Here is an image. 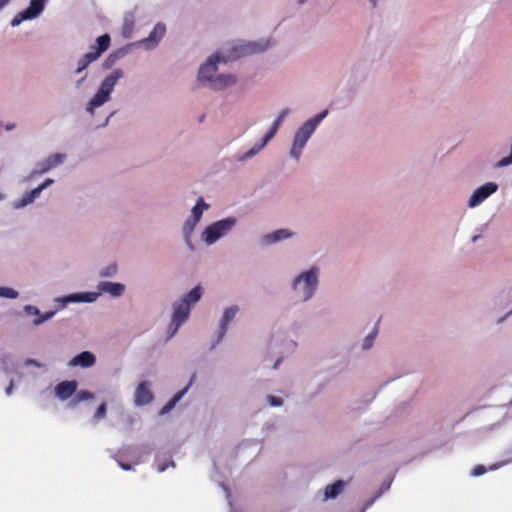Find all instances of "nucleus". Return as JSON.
Segmentation results:
<instances>
[{"label":"nucleus","mask_w":512,"mask_h":512,"mask_svg":"<svg viewBox=\"0 0 512 512\" xmlns=\"http://www.w3.org/2000/svg\"><path fill=\"white\" fill-rule=\"evenodd\" d=\"M84 79H85V76H84V77H82L80 80H78V81H77V86H80V85H81V83L84 81Z\"/></svg>","instance_id":"c03bdc74"},{"label":"nucleus","mask_w":512,"mask_h":512,"mask_svg":"<svg viewBox=\"0 0 512 512\" xmlns=\"http://www.w3.org/2000/svg\"><path fill=\"white\" fill-rule=\"evenodd\" d=\"M154 395L149 389V383L144 381L141 382L135 391V403L136 405H146L152 402Z\"/></svg>","instance_id":"4468645a"},{"label":"nucleus","mask_w":512,"mask_h":512,"mask_svg":"<svg viewBox=\"0 0 512 512\" xmlns=\"http://www.w3.org/2000/svg\"><path fill=\"white\" fill-rule=\"evenodd\" d=\"M10 0H0V10L3 9Z\"/></svg>","instance_id":"79ce46f5"},{"label":"nucleus","mask_w":512,"mask_h":512,"mask_svg":"<svg viewBox=\"0 0 512 512\" xmlns=\"http://www.w3.org/2000/svg\"><path fill=\"white\" fill-rule=\"evenodd\" d=\"M269 40H261L258 42H246L231 47L226 53L227 60H236L240 57L252 55L265 51L270 47Z\"/></svg>","instance_id":"39448f33"},{"label":"nucleus","mask_w":512,"mask_h":512,"mask_svg":"<svg viewBox=\"0 0 512 512\" xmlns=\"http://www.w3.org/2000/svg\"><path fill=\"white\" fill-rule=\"evenodd\" d=\"M208 208L209 205L204 202V199L202 197H200L197 200L196 205L192 208L191 216L185 221L183 226V233L185 235L187 243H189L194 228L200 221L204 210Z\"/></svg>","instance_id":"0eeeda50"},{"label":"nucleus","mask_w":512,"mask_h":512,"mask_svg":"<svg viewBox=\"0 0 512 512\" xmlns=\"http://www.w3.org/2000/svg\"><path fill=\"white\" fill-rule=\"evenodd\" d=\"M314 131H310L307 125L303 124L295 133L294 141L290 151L291 156L299 159L302 149L305 147L308 139Z\"/></svg>","instance_id":"1a4fd4ad"},{"label":"nucleus","mask_w":512,"mask_h":512,"mask_svg":"<svg viewBox=\"0 0 512 512\" xmlns=\"http://www.w3.org/2000/svg\"><path fill=\"white\" fill-rule=\"evenodd\" d=\"M116 272H117V265H116V263H112V264L106 266L105 268H103L100 271L99 275L101 277H112L116 274Z\"/></svg>","instance_id":"bb28decb"},{"label":"nucleus","mask_w":512,"mask_h":512,"mask_svg":"<svg viewBox=\"0 0 512 512\" xmlns=\"http://www.w3.org/2000/svg\"><path fill=\"white\" fill-rule=\"evenodd\" d=\"M346 486V482L343 480H337L332 484H329L325 487L324 490V498L325 499H334L338 495H340Z\"/></svg>","instance_id":"aec40b11"},{"label":"nucleus","mask_w":512,"mask_h":512,"mask_svg":"<svg viewBox=\"0 0 512 512\" xmlns=\"http://www.w3.org/2000/svg\"><path fill=\"white\" fill-rule=\"evenodd\" d=\"M52 183H53L52 179H46L41 185L34 188L33 190L26 193L25 195H23V197L21 198L20 206H25V205L32 203L34 201V199L37 196H39V194Z\"/></svg>","instance_id":"6ab92c4d"},{"label":"nucleus","mask_w":512,"mask_h":512,"mask_svg":"<svg viewBox=\"0 0 512 512\" xmlns=\"http://www.w3.org/2000/svg\"><path fill=\"white\" fill-rule=\"evenodd\" d=\"M317 273L318 269L312 267L294 280V290L299 293L303 301L310 299L314 294L318 285Z\"/></svg>","instance_id":"20e7f679"},{"label":"nucleus","mask_w":512,"mask_h":512,"mask_svg":"<svg viewBox=\"0 0 512 512\" xmlns=\"http://www.w3.org/2000/svg\"><path fill=\"white\" fill-rule=\"evenodd\" d=\"M111 38L108 34H104L96 39V44L91 47V51L87 54L97 53V59L110 47Z\"/></svg>","instance_id":"a211bd4d"},{"label":"nucleus","mask_w":512,"mask_h":512,"mask_svg":"<svg viewBox=\"0 0 512 512\" xmlns=\"http://www.w3.org/2000/svg\"><path fill=\"white\" fill-rule=\"evenodd\" d=\"M24 310L28 315L36 316V318L33 320V324L36 326L51 319L55 314V311H48L45 314H41L40 310L37 307L32 306V305H26Z\"/></svg>","instance_id":"f3484780"},{"label":"nucleus","mask_w":512,"mask_h":512,"mask_svg":"<svg viewBox=\"0 0 512 512\" xmlns=\"http://www.w3.org/2000/svg\"><path fill=\"white\" fill-rule=\"evenodd\" d=\"M220 330H224V318L220 321ZM223 332L220 331L219 336H222Z\"/></svg>","instance_id":"37998d69"},{"label":"nucleus","mask_w":512,"mask_h":512,"mask_svg":"<svg viewBox=\"0 0 512 512\" xmlns=\"http://www.w3.org/2000/svg\"><path fill=\"white\" fill-rule=\"evenodd\" d=\"M18 296V292L12 288L0 287V297L14 299Z\"/></svg>","instance_id":"c85d7f7f"},{"label":"nucleus","mask_w":512,"mask_h":512,"mask_svg":"<svg viewBox=\"0 0 512 512\" xmlns=\"http://www.w3.org/2000/svg\"><path fill=\"white\" fill-rule=\"evenodd\" d=\"M15 127L14 124L6 126V130H12Z\"/></svg>","instance_id":"a18cd8bd"},{"label":"nucleus","mask_w":512,"mask_h":512,"mask_svg":"<svg viewBox=\"0 0 512 512\" xmlns=\"http://www.w3.org/2000/svg\"><path fill=\"white\" fill-rule=\"evenodd\" d=\"M114 60H113V56L110 55L106 60H105V63H104V66L105 68H110L113 64Z\"/></svg>","instance_id":"4c0bfd02"},{"label":"nucleus","mask_w":512,"mask_h":512,"mask_svg":"<svg viewBox=\"0 0 512 512\" xmlns=\"http://www.w3.org/2000/svg\"><path fill=\"white\" fill-rule=\"evenodd\" d=\"M96 363V357L95 355L90 351H83L73 357L68 365L70 367H82V368H88L92 367Z\"/></svg>","instance_id":"ddd939ff"},{"label":"nucleus","mask_w":512,"mask_h":512,"mask_svg":"<svg viewBox=\"0 0 512 512\" xmlns=\"http://www.w3.org/2000/svg\"><path fill=\"white\" fill-rule=\"evenodd\" d=\"M106 411H107L106 403H105V402H103V403H102V404L97 408V410H96V412H95V415H94L95 419H98V420H99V419H103V418H105V416H106Z\"/></svg>","instance_id":"2f4dec72"},{"label":"nucleus","mask_w":512,"mask_h":512,"mask_svg":"<svg viewBox=\"0 0 512 512\" xmlns=\"http://www.w3.org/2000/svg\"><path fill=\"white\" fill-rule=\"evenodd\" d=\"M485 472H486V468L483 465H477V466L474 467V469L472 470L471 474L473 476H481Z\"/></svg>","instance_id":"f704fd0d"},{"label":"nucleus","mask_w":512,"mask_h":512,"mask_svg":"<svg viewBox=\"0 0 512 512\" xmlns=\"http://www.w3.org/2000/svg\"><path fill=\"white\" fill-rule=\"evenodd\" d=\"M292 233L287 229H279L264 236L263 240L266 244H273L280 240L287 239Z\"/></svg>","instance_id":"4be33fe9"},{"label":"nucleus","mask_w":512,"mask_h":512,"mask_svg":"<svg viewBox=\"0 0 512 512\" xmlns=\"http://www.w3.org/2000/svg\"><path fill=\"white\" fill-rule=\"evenodd\" d=\"M188 390V386H186L185 388H183L182 390L178 391L173 397L172 399H170L166 405L162 408V411L161 413H166L168 411H170L174 406L175 404L180 401V399L185 395V393L187 392Z\"/></svg>","instance_id":"b1692460"},{"label":"nucleus","mask_w":512,"mask_h":512,"mask_svg":"<svg viewBox=\"0 0 512 512\" xmlns=\"http://www.w3.org/2000/svg\"><path fill=\"white\" fill-rule=\"evenodd\" d=\"M98 289L100 292L119 297L124 293L125 286L121 283L104 281L99 283Z\"/></svg>","instance_id":"dca6fc26"},{"label":"nucleus","mask_w":512,"mask_h":512,"mask_svg":"<svg viewBox=\"0 0 512 512\" xmlns=\"http://www.w3.org/2000/svg\"><path fill=\"white\" fill-rule=\"evenodd\" d=\"M77 390V381H62L58 383L55 387V394L61 400H67L70 398Z\"/></svg>","instance_id":"2eb2a0df"},{"label":"nucleus","mask_w":512,"mask_h":512,"mask_svg":"<svg viewBox=\"0 0 512 512\" xmlns=\"http://www.w3.org/2000/svg\"><path fill=\"white\" fill-rule=\"evenodd\" d=\"M236 82V79L233 75L226 74V87L234 84Z\"/></svg>","instance_id":"e433bc0d"},{"label":"nucleus","mask_w":512,"mask_h":512,"mask_svg":"<svg viewBox=\"0 0 512 512\" xmlns=\"http://www.w3.org/2000/svg\"><path fill=\"white\" fill-rule=\"evenodd\" d=\"M268 403L273 407H278L283 404V399L277 396L268 395L267 396Z\"/></svg>","instance_id":"473e14b6"},{"label":"nucleus","mask_w":512,"mask_h":512,"mask_svg":"<svg viewBox=\"0 0 512 512\" xmlns=\"http://www.w3.org/2000/svg\"><path fill=\"white\" fill-rule=\"evenodd\" d=\"M327 111H323L317 115H315L312 119L306 121L304 124L308 126L310 131H314L317 125L326 117Z\"/></svg>","instance_id":"a878e982"},{"label":"nucleus","mask_w":512,"mask_h":512,"mask_svg":"<svg viewBox=\"0 0 512 512\" xmlns=\"http://www.w3.org/2000/svg\"><path fill=\"white\" fill-rule=\"evenodd\" d=\"M238 312L237 307H230L226 309V324L236 315Z\"/></svg>","instance_id":"72a5a7b5"},{"label":"nucleus","mask_w":512,"mask_h":512,"mask_svg":"<svg viewBox=\"0 0 512 512\" xmlns=\"http://www.w3.org/2000/svg\"><path fill=\"white\" fill-rule=\"evenodd\" d=\"M289 109H283L276 120L273 122L272 126L268 130V132L262 137L261 142L258 144H255L250 150H248L241 159H247L255 154H257L277 133L279 126L281 122L284 120V118L288 115Z\"/></svg>","instance_id":"423d86ee"},{"label":"nucleus","mask_w":512,"mask_h":512,"mask_svg":"<svg viewBox=\"0 0 512 512\" xmlns=\"http://www.w3.org/2000/svg\"><path fill=\"white\" fill-rule=\"evenodd\" d=\"M224 233V220H219L212 225L206 227V229L202 232L201 238L202 240L210 245L216 242Z\"/></svg>","instance_id":"9b49d317"},{"label":"nucleus","mask_w":512,"mask_h":512,"mask_svg":"<svg viewBox=\"0 0 512 512\" xmlns=\"http://www.w3.org/2000/svg\"><path fill=\"white\" fill-rule=\"evenodd\" d=\"M229 506H230V512H242L241 509L238 510L236 508L235 504L231 500H229Z\"/></svg>","instance_id":"58836bf2"},{"label":"nucleus","mask_w":512,"mask_h":512,"mask_svg":"<svg viewBox=\"0 0 512 512\" xmlns=\"http://www.w3.org/2000/svg\"><path fill=\"white\" fill-rule=\"evenodd\" d=\"M165 469H166V467H165V466H163V467H160V468H159V471H160V472H163Z\"/></svg>","instance_id":"8fccbe9b"},{"label":"nucleus","mask_w":512,"mask_h":512,"mask_svg":"<svg viewBox=\"0 0 512 512\" xmlns=\"http://www.w3.org/2000/svg\"><path fill=\"white\" fill-rule=\"evenodd\" d=\"M226 498H230V494L228 493V489L226 488Z\"/></svg>","instance_id":"09e8293b"},{"label":"nucleus","mask_w":512,"mask_h":512,"mask_svg":"<svg viewBox=\"0 0 512 512\" xmlns=\"http://www.w3.org/2000/svg\"><path fill=\"white\" fill-rule=\"evenodd\" d=\"M4 198V196L0 193V200H2Z\"/></svg>","instance_id":"603ef678"},{"label":"nucleus","mask_w":512,"mask_h":512,"mask_svg":"<svg viewBox=\"0 0 512 512\" xmlns=\"http://www.w3.org/2000/svg\"><path fill=\"white\" fill-rule=\"evenodd\" d=\"M235 222H236L235 218H231V217L226 218V222H225L226 223V231L231 229L234 226Z\"/></svg>","instance_id":"c9c22d12"},{"label":"nucleus","mask_w":512,"mask_h":512,"mask_svg":"<svg viewBox=\"0 0 512 512\" xmlns=\"http://www.w3.org/2000/svg\"><path fill=\"white\" fill-rule=\"evenodd\" d=\"M97 60V53L95 54H84L83 57H81L79 60H78V63H77V69H76V73H81L82 71H84L92 62L96 61Z\"/></svg>","instance_id":"5701e85b"},{"label":"nucleus","mask_w":512,"mask_h":512,"mask_svg":"<svg viewBox=\"0 0 512 512\" xmlns=\"http://www.w3.org/2000/svg\"><path fill=\"white\" fill-rule=\"evenodd\" d=\"M497 189L498 185L494 182H487L484 185L478 187L468 201L469 206L475 207L479 205L486 198L495 193Z\"/></svg>","instance_id":"9d476101"},{"label":"nucleus","mask_w":512,"mask_h":512,"mask_svg":"<svg viewBox=\"0 0 512 512\" xmlns=\"http://www.w3.org/2000/svg\"><path fill=\"white\" fill-rule=\"evenodd\" d=\"M66 156L65 154H62V153H56L50 157L47 158V161L51 164V167H55L61 163H63V161L65 160Z\"/></svg>","instance_id":"cd10ccee"},{"label":"nucleus","mask_w":512,"mask_h":512,"mask_svg":"<svg viewBox=\"0 0 512 512\" xmlns=\"http://www.w3.org/2000/svg\"><path fill=\"white\" fill-rule=\"evenodd\" d=\"M52 169L51 164L46 160L39 162L36 166L34 173L43 174Z\"/></svg>","instance_id":"7c9ffc66"},{"label":"nucleus","mask_w":512,"mask_h":512,"mask_svg":"<svg viewBox=\"0 0 512 512\" xmlns=\"http://www.w3.org/2000/svg\"><path fill=\"white\" fill-rule=\"evenodd\" d=\"M279 363H280V360L278 359V360L276 361V363L274 364V368H275V369L278 367Z\"/></svg>","instance_id":"de8ad7c7"},{"label":"nucleus","mask_w":512,"mask_h":512,"mask_svg":"<svg viewBox=\"0 0 512 512\" xmlns=\"http://www.w3.org/2000/svg\"><path fill=\"white\" fill-rule=\"evenodd\" d=\"M370 2L372 3V6L375 7L376 4H377V0H370Z\"/></svg>","instance_id":"49530a36"},{"label":"nucleus","mask_w":512,"mask_h":512,"mask_svg":"<svg viewBox=\"0 0 512 512\" xmlns=\"http://www.w3.org/2000/svg\"><path fill=\"white\" fill-rule=\"evenodd\" d=\"M224 61V56L221 53H216L209 57L207 61L200 67L198 72V81L202 85L209 86L214 90H221L224 88V76L222 74L214 75L217 72V64Z\"/></svg>","instance_id":"f03ea898"},{"label":"nucleus","mask_w":512,"mask_h":512,"mask_svg":"<svg viewBox=\"0 0 512 512\" xmlns=\"http://www.w3.org/2000/svg\"><path fill=\"white\" fill-rule=\"evenodd\" d=\"M119 465H120V467H121L123 470H130V469L132 468L130 464L123 463V462H119Z\"/></svg>","instance_id":"ea45409f"},{"label":"nucleus","mask_w":512,"mask_h":512,"mask_svg":"<svg viewBox=\"0 0 512 512\" xmlns=\"http://www.w3.org/2000/svg\"><path fill=\"white\" fill-rule=\"evenodd\" d=\"M377 332H378V329L376 327L369 335L366 336V338L363 341V349H369L372 347L373 340L376 337Z\"/></svg>","instance_id":"c756f323"},{"label":"nucleus","mask_w":512,"mask_h":512,"mask_svg":"<svg viewBox=\"0 0 512 512\" xmlns=\"http://www.w3.org/2000/svg\"><path fill=\"white\" fill-rule=\"evenodd\" d=\"M166 33V27L163 23H157L147 38H144L141 43L147 48L155 47Z\"/></svg>","instance_id":"f8f14e48"},{"label":"nucleus","mask_w":512,"mask_h":512,"mask_svg":"<svg viewBox=\"0 0 512 512\" xmlns=\"http://www.w3.org/2000/svg\"><path fill=\"white\" fill-rule=\"evenodd\" d=\"M306 0H298L300 4H303Z\"/></svg>","instance_id":"3c124183"},{"label":"nucleus","mask_w":512,"mask_h":512,"mask_svg":"<svg viewBox=\"0 0 512 512\" xmlns=\"http://www.w3.org/2000/svg\"><path fill=\"white\" fill-rule=\"evenodd\" d=\"M201 297L202 288L198 285L173 304V314L169 325L170 337H172L178 331L179 327L188 319L191 305L198 302Z\"/></svg>","instance_id":"f257e3e1"},{"label":"nucleus","mask_w":512,"mask_h":512,"mask_svg":"<svg viewBox=\"0 0 512 512\" xmlns=\"http://www.w3.org/2000/svg\"><path fill=\"white\" fill-rule=\"evenodd\" d=\"M123 75V70L117 68L106 76L101 82L96 94L88 102L87 111L92 113L95 108H98L109 101L110 94L113 91L114 86L117 84L118 80L123 77Z\"/></svg>","instance_id":"7ed1b4c3"},{"label":"nucleus","mask_w":512,"mask_h":512,"mask_svg":"<svg viewBox=\"0 0 512 512\" xmlns=\"http://www.w3.org/2000/svg\"><path fill=\"white\" fill-rule=\"evenodd\" d=\"M47 0H31L29 6L15 16L11 22L12 26L19 25L23 20L37 17L45 7Z\"/></svg>","instance_id":"6e6552de"},{"label":"nucleus","mask_w":512,"mask_h":512,"mask_svg":"<svg viewBox=\"0 0 512 512\" xmlns=\"http://www.w3.org/2000/svg\"><path fill=\"white\" fill-rule=\"evenodd\" d=\"M135 14L133 12H126L124 15V21L122 25V35L125 38H130L133 34L135 27Z\"/></svg>","instance_id":"412c9836"},{"label":"nucleus","mask_w":512,"mask_h":512,"mask_svg":"<svg viewBox=\"0 0 512 512\" xmlns=\"http://www.w3.org/2000/svg\"><path fill=\"white\" fill-rule=\"evenodd\" d=\"M13 391V382L9 384V386L6 388V394L10 395Z\"/></svg>","instance_id":"a19ab883"},{"label":"nucleus","mask_w":512,"mask_h":512,"mask_svg":"<svg viewBox=\"0 0 512 512\" xmlns=\"http://www.w3.org/2000/svg\"><path fill=\"white\" fill-rule=\"evenodd\" d=\"M93 397H94V395L90 391L81 390V391L76 393L74 399L70 402V406H75L78 403H80L82 401H86V400L92 399Z\"/></svg>","instance_id":"393cba45"}]
</instances>
